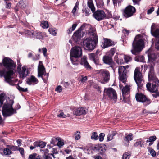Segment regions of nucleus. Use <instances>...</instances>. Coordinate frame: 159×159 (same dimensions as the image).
Wrapping results in <instances>:
<instances>
[{
	"label": "nucleus",
	"mask_w": 159,
	"mask_h": 159,
	"mask_svg": "<svg viewBox=\"0 0 159 159\" xmlns=\"http://www.w3.org/2000/svg\"><path fill=\"white\" fill-rule=\"evenodd\" d=\"M16 63L10 58L5 57L0 63V77H4L5 81L10 85H16L18 80L12 77L16 72Z\"/></svg>",
	"instance_id": "nucleus-1"
},
{
	"label": "nucleus",
	"mask_w": 159,
	"mask_h": 159,
	"mask_svg": "<svg viewBox=\"0 0 159 159\" xmlns=\"http://www.w3.org/2000/svg\"><path fill=\"white\" fill-rule=\"evenodd\" d=\"M86 33L89 36L92 37L84 39V47L87 50L92 51L95 48L97 43L98 36L95 29L91 27L90 29L86 30Z\"/></svg>",
	"instance_id": "nucleus-2"
},
{
	"label": "nucleus",
	"mask_w": 159,
	"mask_h": 159,
	"mask_svg": "<svg viewBox=\"0 0 159 159\" xmlns=\"http://www.w3.org/2000/svg\"><path fill=\"white\" fill-rule=\"evenodd\" d=\"M132 49L131 50L132 53L137 55L139 53L144 47V43L140 35H138L135 38L132 43Z\"/></svg>",
	"instance_id": "nucleus-3"
},
{
	"label": "nucleus",
	"mask_w": 159,
	"mask_h": 159,
	"mask_svg": "<svg viewBox=\"0 0 159 159\" xmlns=\"http://www.w3.org/2000/svg\"><path fill=\"white\" fill-rule=\"evenodd\" d=\"M13 101L12 100H8L6 103H5L2 107V112L4 117L11 116L16 113V110L12 107Z\"/></svg>",
	"instance_id": "nucleus-4"
},
{
	"label": "nucleus",
	"mask_w": 159,
	"mask_h": 159,
	"mask_svg": "<svg viewBox=\"0 0 159 159\" xmlns=\"http://www.w3.org/2000/svg\"><path fill=\"white\" fill-rule=\"evenodd\" d=\"M139 67H137L134 72V79L136 83L138 89L142 88L144 84V80L142 74L140 72Z\"/></svg>",
	"instance_id": "nucleus-5"
},
{
	"label": "nucleus",
	"mask_w": 159,
	"mask_h": 159,
	"mask_svg": "<svg viewBox=\"0 0 159 159\" xmlns=\"http://www.w3.org/2000/svg\"><path fill=\"white\" fill-rule=\"evenodd\" d=\"M91 27L90 25L86 24H84L76 32H75L72 37L73 40L75 42H78L81 38V31L83 30H87V29H90Z\"/></svg>",
	"instance_id": "nucleus-6"
},
{
	"label": "nucleus",
	"mask_w": 159,
	"mask_h": 159,
	"mask_svg": "<svg viewBox=\"0 0 159 159\" xmlns=\"http://www.w3.org/2000/svg\"><path fill=\"white\" fill-rule=\"evenodd\" d=\"M21 66L20 63V62H18L17 71L19 77L21 79H23L28 75L29 72L26 66H24L22 67H21Z\"/></svg>",
	"instance_id": "nucleus-7"
},
{
	"label": "nucleus",
	"mask_w": 159,
	"mask_h": 159,
	"mask_svg": "<svg viewBox=\"0 0 159 159\" xmlns=\"http://www.w3.org/2000/svg\"><path fill=\"white\" fill-rule=\"evenodd\" d=\"M38 77H41L45 82V79H48V74H46L45 68L42 62L39 61L38 68Z\"/></svg>",
	"instance_id": "nucleus-8"
},
{
	"label": "nucleus",
	"mask_w": 159,
	"mask_h": 159,
	"mask_svg": "<svg viewBox=\"0 0 159 159\" xmlns=\"http://www.w3.org/2000/svg\"><path fill=\"white\" fill-rule=\"evenodd\" d=\"M97 74L99 76V79L103 81V83L109 81L110 74L108 71L104 69H101L97 70Z\"/></svg>",
	"instance_id": "nucleus-9"
},
{
	"label": "nucleus",
	"mask_w": 159,
	"mask_h": 159,
	"mask_svg": "<svg viewBox=\"0 0 159 159\" xmlns=\"http://www.w3.org/2000/svg\"><path fill=\"white\" fill-rule=\"evenodd\" d=\"M104 93L109 99L113 100L115 102L117 99V95L115 90L112 88H105Z\"/></svg>",
	"instance_id": "nucleus-10"
},
{
	"label": "nucleus",
	"mask_w": 159,
	"mask_h": 159,
	"mask_svg": "<svg viewBox=\"0 0 159 159\" xmlns=\"http://www.w3.org/2000/svg\"><path fill=\"white\" fill-rule=\"evenodd\" d=\"M136 11V10L134 7L129 5L124 10L123 14L125 18H128L133 16Z\"/></svg>",
	"instance_id": "nucleus-11"
},
{
	"label": "nucleus",
	"mask_w": 159,
	"mask_h": 159,
	"mask_svg": "<svg viewBox=\"0 0 159 159\" xmlns=\"http://www.w3.org/2000/svg\"><path fill=\"white\" fill-rule=\"evenodd\" d=\"M82 54L81 48L77 46L72 47L70 51V57H80Z\"/></svg>",
	"instance_id": "nucleus-12"
},
{
	"label": "nucleus",
	"mask_w": 159,
	"mask_h": 159,
	"mask_svg": "<svg viewBox=\"0 0 159 159\" xmlns=\"http://www.w3.org/2000/svg\"><path fill=\"white\" fill-rule=\"evenodd\" d=\"M118 73L119 80L125 84L126 80L127 70L123 66H120L118 68Z\"/></svg>",
	"instance_id": "nucleus-13"
},
{
	"label": "nucleus",
	"mask_w": 159,
	"mask_h": 159,
	"mask_svg": "<svg viewBox=\"0 0 159 159\" xmlns=\"http://www.w3.org/2000/svg\"><path fill=\"white\" fill-rule=\"evenodd\" d=\"M93 16L98 21L101 20L106 18V14L103 11H97L93 13Z\"/></svg>",
	"instance_id": "nucleus-14"
},
{
	"label": "nucleus",
	"mask_w": 159,
	"mask_h": 159,
	"mask_svg": "<svg viewBox=\"0 0 159 159\" xmlns=\"http://www.w3.org/2000/svg\"><path fill=\"white\" fill-rule=\"evenodd\" d=\"M114 45V42L110 39L104 38L103 42L101 46L102 48H105Z\"/></svg>",
	"instance_id": "nucleus-15"
},
{
	"label": "nucleus",
	"mask_w": 159,
	"mask_h": 159,
	"mask_svg": "<svg viewBox=\"0 0 159 159\" xmlns=\"http://www.w3.org/2000/svg\"><path fill=\"white\" fill-rule=\"evenodd\" d=\"M135 97L136 100L139 102L143 103L149 101L146 97L142 94H136Z\"/></svg>",
	"instance_id": "nucleus-16"
},
{
	"label": "nucleus",
	"mask_w": 159,
	"mask_h": 159,
	"mask_svg": "<svg viewBox=\"0 0 159 159\" xmlns=\"http://www.w3.org/2000/svg\"><path fill=\"white\" fill-rule=\"evenodd\" d=\"M38 82V80L34 76L32 75L28 78L26 81L27 84L30 85H34Z\"/></svg>",
	"instance_id": "nucleus-17"
},
{
	"label": "nucleus",
	"mask_w": 159,
	"mask_h": 159,
	"mask_svg": "<svg viewBox=\"0 0 159 159\" xmlns=\"http://www.w3.org/2000/svg\"><path fill=\"white\" fill-rule=\"evenodd\" d=\"M86 113L85 108L82 107L79 108L75 110L73 112L74 114L77 116H80Z\"/></svg>",
	"instance_id": "nucleus-18"
},
{
	"label": "nucleus",
	"mask_w": 159,
	"mask_h": 159,
	"mask_svg": "<svg viewBox=\"0 0 159 159\" xmlns=\"http://www.w3.org/2000/svg\"><path fill=\"white\" fill-rule=\"evenodd\" d=\"M87 57L85 56H84L82 58L81 61H80V63L84 66L87 69H91V66L87 61Z\"/></svg>",
	"instance_id": "nucleus-19"
},
{
	"label": "nucleus",
	"mask_w": 159,
	"mask_h": 159,
	"mask_svg": "<svg viewBox=\"0 0 159 159\" xmlns=\"http://www.w3.org/2000/svg\"><path fill=\"white\" fill-rule=\"evenodd\" d=\"M103 59L104 62L106 64L110 65H112L113 64L111 57L110 56H104L103 57Z\"/></svg>",
	"instance_id": "nucleus-20"
},
{
	"label": "nucleus",
	"mask_w": 159,
	"mask_h": 159,
	"mask_svg": "<svg viewBox=\"0 0 159 159\" xmlns=\"http://www.w3.org/2000/svg\"><path fill=\"white\" fill-rule=\"evenodd\" d=\"M146 87L147 89L151 92H155L157 90L156 85L153 84L151 87V83H148L146 84Z\"/></svg>",
	"instance_id": "nucleus-21"
},
{
	"label": "nucleus",
	"mask_w": 159,
	"mask_h": 159,
	"mask_svg": "<svg viewBox=\"0 0 159 159\" xmlns=\"http://www.w3.org/2000/svg\"><path fill=\"white\" fill-rule=\"evenodd\" d=\"M34 35L36 38L41 39L46 36V33L44 32H34Z\"/></svg>",
	"instance_id": "nucleus-22"
},
{
	"label": "nucleus",
	"mask_w": 159,
	"mask_h": 159,
	"mask_svg": "<svg viewBox=\"0 0 159 159\" xmlns=\"http://www.w3.org/2000/svg\"><path fill=\"white\" fill-rule=\"evenodd\" d=\"M79 57H70V59L72 64L74 65H78L80 63L79 60Z\"/></svg>",
	"instance_id": "nucleus-23"
},
{
	"label": "nucleus",
	"mask_w": 159,
	"mask_h": 159,
	"mask_svg": "<svg viewBox=\"0 0 159 159\" xmlns=\"http://www.w3.org/2000/svg\"><path fill=\"white\" fill-rule=\"evenodd\" d=\"M149 80L151 82L154 76V70L153 67L151 66L150 67V71L148 73Z\"/></svg>",
	"instance_id": "nucleus-24"
},
{
	"label": "nucleus",
	"mask_w": 159,
	"mask_h": 159,
	"mask_svg": "<svg viewBox=\"0 0 159 159\" xmlns=\"http://www.w3.org/2000/svg\"><path fill=\"white\" fill-rule=\"evenodd\" d=\"M148 57L149 60L151 61L154 60L156 58L155 54L152 52H149L148 54Z\"/></svg>",
	"instance_id": "nucleus-25"
},
{
	"label": "nucleus",
	"mask_w": 159,
	"mask_h": 159,
	"mask_svg": "<svg viewBox=\"0 0 159 159\" xmlns=\"http://www.w3.org/2000/svg\"><path fill=\"white\" fill-rule=\"evenodd\" d=\"M28 159H41V157L40 156L34 153L30 155Z\"/></svg>",
	"instance_id": "nucleus-26"
},
{
	"label": "nucleus",
	"mask_w": 159,
	"mask_h": 159,
	"mask_svg": "<svg viewBox=\"0 0 159 159\" xmlns=\"http://www.w3.org/2000/svg\"><path fill=\"white\" fill-rule=\"evenodd\" d=\"M88 5L89 8L91 9L93 12L95 11V8L92 0H89L88 1Z\"/></svg>",
	"instance_id": "nucleus-27"
},
{
	"label": "nucleus",
	"mask_w": 159,
	"mask_h": 159,
	"mask_svg": "<svg viewBox=\"0 0 159 159\" xmlns=\"http://www.w3.org/2000/svg\"><path fill=\"white\" fill-rule=\"evenodd\" d=\"M116 134V131H112L111 133H109L108 134L107 141H110L113 138V137Z\"/></svg>",
	"instance_id": "nucleus-28"
},
{
	"label": "nucleus",
	"mask_w": 159,
	"mask_h": 159,
	"mask_svg": "<svg viewBox=\"0 0 159 159\" xmlns=\"http://www.w3.org/2000/svg\"><path fill=\"white\" fill-rule=\"evenodd\" d=\"M57 140L58 142L57 145L59 147L61 148L64 144V141L63 139L60 138H57L55 139Z\"/></svg>",
	"instance_id": "nucleus-29"
},
{
	"label": "nucleus",
	"mask_w": 159,
	"mask_h": 159,
	"mask_svg": "<svg viewBox=\"0 0 159 159\" xmlns=\"http://www.w3.org/2000/svg\"><path fill=\"white\" fill-rule=\"evenodd\" d=\"M133 138L132 134L130 133L128 135L126 136L124 140L126 141L127 143H129V141L132 140Z\"/></svg>",
	"instance_id": "nucleus-30"
},
{
	"label": "nucleus",
	"mask_w": 159,
	"mask_h": 159,
	"mask_svg": "<svg viewBox=\"0 0 159 159\" xmlns=\"http://www.w3.org/2000/svg\"><path fill=\"white\" fill-rule=\"evenodd\" d=\"M131 154L129 152H125L122 155V159H129L131 156Z\"/></svg>",
	"instance_id": "nucleus-31"
},
{
	"label": "nucleus",
	"mask_w": 159,
	"mask_h": 159,
	"mask_svg": "<svg viewBox=\"0 0 159 159\" xmlns=\"http://www.w3.org/2000/svg\"><path fill=\"white\" fill-rule=\"evenodd\" d=\"M6 99V94L2 93L0 94V103L1 105L3 103L4 101Z\"/></svg>",
	"instance_id": "nucleus-32"
},
{
	"label": "nucleus",
	"mask_w": 159,
	"mask_h": 159,
	"mask_svg": "<svg viewBox=\"0 0 159 159\" xmlns=\"http://www.w3.org/2000/svg\"><path fill=\"white\" fill-rule=\"evenodd\" d=\"M135 60L137 61H140L142 62H144V57L143 56H139L136 57Z\"/></svg>",
	"instance_id": "nucleus-33"
},
{
	"label": "nucleus",
	"mask_w": 159,
	"mask_h": 159,
	"mask_svg": "<svg viewBox=\"0 0 159 159\" xmlns=\"http://www.w3.org/2000/svg\"><path fill=\"white\" fill-rule=\"evenodd\" d=\"M40 25L43 28L46 29L48 27L49 25L48 22L47 21H42L40 24Z\"/></svg>",
	"instance_id": "nucleus-34"
},
{
	"label": "nucleus",
	"mask_w": 159,
	"mask_h": 159,
	"mask_svg": "<svg viewBox=\"0 0 159 159\" xmlns=\"http://www.w3.org/2000/svg\"><path fill=\"white\" fill-rule=\"evenodd\" d=\"M48 31L50 34L54 35H56V34L57 32V30L55 28H50L48 30Z\"/></svg>",
	"instance_id": "nucleus-35"
},
{
	"label": "nucleus",
	"mask_w": 159,
	"mask_h": 159,
	"mask_svg": "<svg viewBox=\"0 0 159 159\" xmlns=\"http://www.w3.org/2000/svg\"><path fill=\"white\" fill-rule=\"evenodd\" d=\"M3 153L6 155H9L12 153V152L8 147L7 148H4L3 150Z\"/></svg>",
	"instance_id": "nucleus-36"
},
{
	"label": "nucleus",
	"mask_w": 159,
	"mask_h": 159,
	"mask_svg": "<svg viewBox=\"0 0 159 159\" xmlns=\"http://www.w3.org/2000/svg\"><path fill=\"white\" fill-rule=\"evenodd\" d=\"M17 6H20L21 8H25L26 6L23 4L22 2L20 1L19 3L17 4L16 6L15 7V9L16 11H17L18 10Z\"/></svg>",
	"instance_id": "nucleus-37"
},
{
	"label": "nucleus",
	"mask_w": 159,
	"mask_h": 159,
	"mask_svg": "<svg viewBox=\"0 0 159 159\" xmlns=\"http://www.w3.org/2000/svg\"><path fill=\"white\" fill-rule=\"evenodd\" d=\"M97 5L98 7H102L104 5L103 0H96Z\"/></svg>",
	"instance_id": "nucleus-38"
},
{
	"label": "nucleus",
	"mask_w": 159,
	"mask_h": 159,
	"mask_svg": "<svg viewBox=\"0 0 159 159\" xmlns=\"http://www.w3.org/2000/svg\"><path fill=\"white\" fill-rule=\"evenodd\" d=\"M80 133L79 131H77L74 133V136L76 140H78L80 138Z\"/></svg>",
	"instance_id": "nucleus-39"
},
{
	"label": "nucleus",
	"mask_w": 159,
	"mask_h": 159,
	"mask_svg": "<svg viewBox=\"0 0 159 159\" xmlns=\"http://www.w3.org/2000/svg\"><path fill=\"white\" fill-rule=\"evenodd\" d=\"M129 86L128 85L125 86L122 89V93L123 95H124L125 94H126L129 91Z\"/></svg>",
	"instance_id": "nucleus-40"
},
{
	"label": "nucleus",
	"mask_w": 159,
	"mask_h": 159,
	"mask_svg": "<svg viewBox=\"0 0 159 159\" xmlns=\"http://www.w3.org/2000/svg\"><path fill=\"white\" fill-rule=\"evenodd\" d=\"M50 151L51 152L50 154V155L52 156L54 158H55V157L54 156V154H58V151L57 150V149L56 148H52Z\"/></svg>",
	"instance_id": "nucleus-41"
},
{
	"label": "nucleus",
	"mask_w": 159,
	"mask_h": 159,
	"mask_svg": "<svg viewBox=\"0 0 159 159\" xmlns=\"http://www.w3.org/2000/svg\"><path fill=\"white\" fill-rule=\"evenodd\" d=\"M156 139L155 136L150 137L149 138L148 142H149V145L151 146L153 144V142L155 141Z\"/></svg>",
	"instance_id": "nucleus-42"
},
{
	"label": "nucleus",
	"mask_w": 159,
	"mask_h": 159,
	"mask_svg": "<svg viewBox=\"0 0 159 159\" xmlns=\"http://www.w3.org/2000/svg\"><path fill=\"white\" fill-rule=\"evenodd\" d=\"M77 26V24H73L72 25V28H69L68 30V34H71L72 32L75 30Z\"/></svg>",
	"instance_id": "nucleus-43"
},
{
	"label": "nucleus",
	"mask_w": 159,
	"mask_h": 159,
	"mask_svg": "<svg viewBox=\"0 0 159 159\" xmlns=\"http://www.w3.org/2000/svg\"><path fill=\"white\" fill-rule=\"evenodd\" d=\"M124 59L125 62L127 63L130 61L132 60V58L128 55H124Z\"/></svg>",
	"instance_id": "nucleus-44"
},
{
	"label": "nucleus",
	"mask_w": 159,
	"mask_h": 159,
	"mask_svg": "<svg viewBox=\"0 0 159 159\" xmlns=\"http://www.w3.org/2000/svg\"><path fill=\"white\" fill-rule=\"evenodd\" d=\"M144 142L143 140L139 141L138 142H136L134 144L135 147H137L139 145H140L141 147H142L143 145Z\"/></svg>",
	"instance_id": "nucleus-45"
},
{
	"label": "nucleus",
	"mask_w": 159,
	"mask_h": 159,
	"mask_svg": "<svg viewBox=\"0 0 159 159\" xmlns=\"http://www.w3.org/2000/svg\"><path fill=\"white\" fill-rule=\"evenodd\" d=\"M47 147H48V149H44L43 150L41 149L40 151H44L45 152H45V153H48L49 152H50V150H51V149H52V148H51L52 146L50 145H47Z\"/></svg>",
	"instance_id": "nucleus-46"
},
{
	"label": "nucleus",
	"mask_w": 159,
	"mask_h": 159,
	"mask_svg": "<svg viewBox=\"0 0 159 159\" xmlns=\"http://www.w3.org/2000/svg\"><path fill=\"white\" fill-rule=\"evenodd\" d=\"M98 136L97 133L96 132H94L93 133L92 135L91 136V138L92 139L96 140L98 139Z\"/></svg>",
	"instance_id": "nucleus-47"
},
{
	"label": "nucleus",
	"mask_w": 159,
	"mask_h": 159,
	"mask_svg": "<svg viewBox=\"0 0 159 159\" xmlns=\"http://www.w3.org/2000/svg\"><path fill=\"white\" fill-rule=\"evenodd\" d=\"M7 146L10 150L11 149L12 151H15L18 150V147L17 146L13 145H7Z\"/></svg>",
	"instance_id": "nucleus-48"
},
{
	"label": "nucleus",
	"mask_w": 159,
	"mask_h": 159,
	"mask_svg": "<svg viewBox=\"0 0 159 159\" xmlns=\"http://www.w3.org/2000/svg\"><path fill=\"white\" fill-rule=\"evenodd\" d=\"M26 33L28 34L31 37H34L35 36H34V32L33 31H31L29 30H26Z\"/></svg>",
	"instance_id": "nucleus-49"
},
{
	"label": "nucleus",
	"mask_w": 159,
	"mask_h": 159,
	"mask_svg": "<svg viewBox=\"0 0 159 159\" xmlns=\"http://www.w3.org/2000/svg\"><path fill=\"white\" fill-rule=\"evenodd\" d=\"M89 57L90 59L92 61L97 57L95 53H91L89 54Z\"/></svg>",
	"instance_id": "nucleus-50"
},
{
	"label": "nucleus",
	"mask_w": 159,
	"mask_h": 159,
	"mask_svg": "<svg viewBox=\"0 0 159 159\" xmlns=\"http://www.w3.org/2000/svg\"><path fill=\"white\" fill-rule=\"evenodd\" d=\"M116 51V49L114 48H112L109 51V53L110 56L112 57Z\"/></svg>",
	"instance_id": "nucleus-51"
},
{
	"label": "nucleus",
	"mask_w": 159,
	"mask_h": 159,
	"mask_svg": "<svg viewBox=\"0 0 159 159\" xmlns=\"http://www.w3.org/2000/svg\"><path fill=\"white\" fill-rule=\"evenodd\" d=\"M105 136V134L103 133H101L100 134L99 137V140L100 141H102L104 139V137Z\"/></svg>",
	"instance_id": "nucleus-52"
},
{
	"label": "nucleus",
	"mask_w": 159,
	"mask_h": 159,
	"mask_svg": "<svg viewBox=\"0 0 159 159\" xmlns=\"http://www.w3.org/2000/svg\"><path fill=\"white\" fill-rule=\"evenodd\" d=\"M38 147L42 148L44 147L46 145V143L43 142H38Z\"/></svg>",
	"instance_id": "nucleus-53"
},
{
	"label": "nucleus",
	"mask_w": 159,
	"mask_h": 159,
	"mask_svg": "<svg viewBox=\"0 0 159 159\" xmlns=\"http://www.w3.org/2000/svg\"><path fill=\"white\" fill-rule=\"evenodd\" d=\"M47 153L44 152L43 156V159H52V158L49 156L50 154H47Z\"/></svg>",
	"instance_id": "nucleus-54"
},
{
	"label": "nucleus",
	"mask_w": 159,
	"mask_h": 159,
	"mask_svg": "<svg viewBox=\"0 0 159 159\" xmlns=\"http://www.w3.org/2000/svg\"><path fill=\"white\" fill-rule=\"evenodd\" d=\"M152 95L154 97L156 98L159 96V92L158 90L156 91L155 92H152Z\"/></svg>",
	"instance_id": "nucleus-55"
},
{
	"label": "nucleus",
	"mask_w": 159,
	"mask_h": 159,
	"mask_svg": "<svg viewBox=\"0 0 159 159\" xmlns=\"http://www.w3.org/2000/svg\"><path fill=\"white\" fill-rule=\"evenodd\" d=\"M62 86L60 85L58 86L55 89V91L58 92L59 93H60L62 91Z\"/></svg>",
	"instance_id": "nucleus-56"
},
{
	"label": "nucleus",
	"mask_w": 159,
	"mask_h": 159,
	"mask_svg": "<svg viewBox=\"0 0 159 159\" xmlns=\"http://www.w3.org/2000/svg\"><path fill=\"white\" fill-rule=\"evenodd\" d=\"M18 89L20 91H22L24 92H26L27 91V88H23L21 87H20L19 86H18Z\"/></svg>",
	"instance_id": "nucleus-57"
},
{
	"label": "nucleus",
	"mask_w": 159,
	"mask_h": 159,
	"mask_svg": "<svg viewBox=\"0 0 159 159\" xmlns=\"http://www.w3.org/2000/svg\"><path fill=\"white\" fill-rule=\"evenodd\" d=\"M57 116L60 118H65L66 117V116L63 112H61L59 115H57Z\"/></svg>",
	"instance_id": "nucleus-58"
},
{
	"label": "nucleus",
	"mask_w": 159,
	"mask_h": 159,
	"mask_svg": "<svg viewBox=\"0 0 159 159\" xmlns=\"http://www.w3.org/2000/svg\"><path fill=\"white\" fill-rule=\"evenodd\" d=\"M42 52L44 57L47 56L46 53L47 52V49L46 48H42Z\"/></svg>",
	"instance_id": "nucleus-59"
},
{
	"label": "nucleus",
	"mask_w": 159,
	"mask_h": 159,
	"mask_svg": "<svg viewBox=\"0 0 159 159\" xmlns=\"http://www.w3.org/2000/svg\"><path fill=\"white\" fill-rule=\"evenodd\" d=\"M156 25L155 23H153L152 24V26L151 28V32L152 34V32H154V31L153 30L155 29Z\"/></svg>",
	"instance_id": "nucleus-60"
},
{
	"label": "nucleus",
	"mask_w": 159,
	"mask_h": 159,
	"mask_svg": "<svg viewBox=\"0 0 159 159\" xmlns=\"http://www.w3.org/2000/svg\"><path fill=\"white\" fill-rule=\"evenodd\" d=\"M115 60L118 64H122L124 62L123 59H118L115 58Z\"/></svg>",
	"instance_id": "nucleus-61"
},
{
	"label": "nucleus",
	"mask_w": 159,
	"mask_h": 159,
	"mask_svg": "<svg viewBox=\"0 0 159 159\" xmlns=\"http://www.w3.org/2000/svg\"><path fill=\"white\" fill-rule=\"evenodd\" d=\"M96 64V65H98L99 64V60L97 57L92 60Z\"/></svg>",
	"instance_id": "nucleus-62"
},
{
	"label": "nucleus",
	"mask_w": 159,
	"mask_h": 159,
	"mask_svg": "<svg viewBox=\"0 0 159 159\" xmlns=\"http://www.w3.org/2000/svg\"><path fill=\"white\" fill-rule=\"evenodd\" d=\"M154 10V7H152L150 9L148 10L147 11V14H151Z\"/></svg>",
	"instance_id": "nucleus-63"
},
{
	"label": "nucleus",
	"mask_w": 159,
	"mask_h": 159,
	"mask_svg": "<svg viewBox=\"0 0 159 159\" xmlns=\"http://www.w3.org/2000/svg\"><path fill=\"white\" fill-rule=\"evenodd\" d=\"M155 48L159 50V39L155 44Z\"/></svg>",
	"instance_id": "nucleus-64"
}]
</instances>
